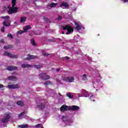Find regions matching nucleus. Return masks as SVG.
Segmentation results:
<instances>
[{"mask_svg": "<svg viewBox=\"0 0 128 128\" xmlns=\"http://www.w3.org/2000/svg\"><path fill=\"white\" fill-rule=\"evenodd\" d=\"M12 7L10 6H5L4 8V12H8L9 14H16L18 12V8L16 7V0H12Z\"/></svg>", "mask_w": 128, "mask_h": 128, "instance_id": "obj_1", "label": "nucleus"}, {"mask_svg": "<svg viewBox=\"0 0 128 128\" xmlns=\"http://www.w3.org/2000/svg\"><path fill=\"white\" fill-rule=\"evenodd\" d=\"M94 98V94L92 93H88V92L84 90H81V94H78V98Z\"/></svg>", "mask_w": 128, "mask_h": 128, "instance_id": "obj_2", "label": "nucleus"}, {"mask_svg": "<svg viewBox=\"0 0 128 128\" xmlns=\"http://www.w3.org/2000/svg\"><path fill=\"white\" fill-rule=\"evenodd\" d=\"M1 18L5 20L3 23L4 26H10V17L8 16H2Z\"/></svg>", "mask_w": 128, "mask_h": 128, "instance_id": "obj_3", "label": "nucleus"}, {"mask_svg": "<svg viewBox=\"0 0 128 128\" xmlns=\"http://www.w3.org/2000/svg\"><path fill=\"white\" fill-rule=\"evenodd\" d=\"M63 30H68V32L66 33L67 34H70L72 32H74V28L68 25H66L65 26H63Z\"/></svg>", "mask_w": 128, "mask_h": 128, "instance_id": "obj_4", "label": "nucleus"}, {"mask_svg": "<svg viewBox=\"0 0 128 128\" xmlns=\"http://www.w3.org/2000/svg\"><path fill=\"white\" fill-rule=\"evenodd\" d=\"M76 30L79 32V30H84V27L82 26L80 22H74Z\"/></svg>", "mask_w": 128, "mask_h": 128, "instance_id": "obj_5", "label": "nucleus"}, {"mask_svg": "<svg viewBox=\"0 0 128 128\" xmlns=\"http://www.w3.org/2000/svg\"><path fill=\"white\" fill-rule=\"evenodd\" d=\"M62 80L66 82H74V76H68V77H62Z\"/></svg>", "mask_w": 128, "mask_h": 128, "instance_id": "obj_6", "label": "nucleus"}, {"mask_svg": "<svg viewBox=\"0 0 128 128\" xmlns=\"http://www.w3.org/2000/svg\"><path fill=\"white\" fill-rule=\"evenodd\" d=\"M62 120L65 124L66 126H70L72 122L70 120H68V117L66 116H62Z\"/></svg>", "mask_w": 128, "mask_h": 128, "instance_id": "obj_7", "label": "nucleus"}, {"mask_svg": "<svg viewBox=\"0 0 128 128\" xmlns=\"http://www.w3.org/2000/svg\"><path fill=\"white\" fill-rule=\"evenodd\" d=\"M24 30L18 31L17 32V36L19 34H24V32H28V30H30V26H28L24 27Z\"/></svg>", "mask_w": 128, "mask_h": 128, "instance_id": "obj_8", "label": "nucleus"}, {"mask_svg": "<svg viewBox=\"0 0 128 128\" xmlns=\"http://www.w3.org/2000/svg\"><path fill=\"white\" fill-rule=\"evenodd\" d=\"M39 76L42 80H46L50 79V76L46 75V73L40 74Z\"/></svg>", "mask_w": 128, "mask_h": 128, "instance_id": "obj_9", "label": "nucleus"}, {"mask_svg": "<svg viewBox=\"0 0 128 128\" xmlns=\"http://www.w3.org/2000/svg\"><path fill=\"white\" fill-rule=\"evenodd\" d=\"M8 88H10V90L14 89V88H18L20 86L18 84H8V86H6Z\"/></svg>", "mask_w": 128, "mask_h": 128, "instance_id": "obj_10", "label": "nucleus"}, {"mask_svg": "<svg viewBox=\"0 0 128 128\" xmlns=\"http://www.w3.org/2000/svg\"><path fill=\"white\" fill-rule=\"evenodd\" d=\"M6 118L2 119V122H8V119L10 118V114L9 113H6L5 114Z\"/></svg>", "mask_w": 128, "mask_h": 128, "instance_id": "obj_11", "label": "nucleus"}, {"mask_svg": "<svg viewBox=\"0 0 128 128\" xmlns=\"http://www.w3.org/2000/svg\"><path fill=\"white\" fill-rule=\"evenodd\" d=\"M4 56H9V58H18V56L14 55L6 52H4Z\"/></svg>", "mask_w": 128, "mask_h": 128, "instance_id": "obj_12", "label": "nucleus"}, {"mask_svg": "<svg viewBox=\"0 0 128 128\" xmlns=\"http://www.w3.org/2000/svg\"><path fill=\"white\" fill-rule=\"evenodd\" d=\"M60 8H70V4L68 2H64L60 5Z\"/></svg>", "mask_w": 128, "mask_h": 128, "instance_id": "obj_13", "label": "nucleus"}, {"mask_svg": "<svg viewBox=\"0 0 128 128\" xmlns=\"http://www.w3.org/2000/svg\"><path fill=\"white\" fill-rule=\"evenodd\" d=\"M70 110V106L66 105H62L60 108L61 112H66V110Z\"/></svg>", "mask_w": 128, "mask_h": 128, "instance_id": "obj_14", "label": "nucleus"}, {"mask_svg": "<svg viewBox=\"0 0 128 128\" xmlns=\"http://www.w3.org/2000/svg\"><path fill=\"white\" fill-rule=\"evenodd\" d=\"M56 6H58V3H52L47 6V8L48 10H50L52 8H56Z\"/></svg>", "mask_w": 128, "mask_h": 128, "instance_id": "obj_15", "label": "nucleus"}, {"mask_svg": "<svg viewBox=\"0 0 128 128\" xmlns=\"http://www.w3.org/2000/svg\"><path fill=\"white\" fill-rule=\"evenodd\" d=\"M70 110H80V107L76 106H70Z\"/></svg>", "mask_w": 128, "mask_h": 128, "instance_id": "obj_16", "label": "nucleus"}, {"mask_svg": "<svg viewBox=\"0 0 128 128\" xmlns=\"http://www.w3.org/2000/svg\"><path fill=\"white\" fill-rule=\"evenodd\" d=\"M8 70H16L18 67L14 66H9L7 68Z\"/></svg>", "mask_w": 128, "mask_h": 128, "instance_id": "obj_17", "label": "nucleus"}, {"mask_svg": "<svg viewBox=\"0 0 128 128\" xmlns=\"http://www.w3.org/2000/svg\"><path fill=\"white\" fill-rule=\"evenodd\" d=\"M24 116H26V112H24L20 113L18 115L19 120H22V118H24Z\"/></svg>", "mask_w": 128, "mask_h": 128, "instance_id": "obj_18", "label": "nucleus"}, {"mask_svg": "<svg viewBox=\"0 0 128 128\" xmlns=\"http://www.w3.org/2000/svg\"><path fill=\"white\" fill-rule=\"evenodd\" d=\"M36 58V56H34L28 55V57L26 58V60H34Z\"/></svg>", "mask_w": 128, "mask_h": 128, "instance_id": "obj_19", "label": "nucleus"}, {"mask_svg": "<svg viewBox=\"0 0 128 128\" xmlns=\"http://www.w3.org/2000/svg\"><path fill=\"white\" fill-rule=\"evenodd\" d=\"M16 104H18V106H24V104L22 101L19 100L16 102Z\"/></svg>", "mask_w": 128, "mask_h": 128, "instance_id": "obj_20", "label": "nucleus"}, {"mask_svg": "<svg viewBox=\"0 0 128 128\" xmlns=\"http://www.w3.org/2000/svg\"><path fill=\"white\" fill-rule=\"evenodd\" d=\"M28 124H22V125H19L18 126V128H28Z\"/></svg>", "mask_w": 128, "mask_h": 128, "instance_id": "obj_21", "label": "nucleus"}, {"mask_svg": "<svg viewBox=\"0 0 128 128\" xmlns=\"http://www.w3.org/2000/svg\"><path fill=\"white\" fill-rule=\"evenodd\" d=\"M8 78L9 80H16V78L14 76H10Z\"/></svg>", "mask_w": 128, "mask_h": 128, "instance_id": "obj_22", "label": "nucleus"}, {"mask_svg": "<svg viewBox=\"0 0 128 128\" xmlns=\"http://www.w3.org/2000/svg\"><path fill=\"white\" fill-rule=\"evenodd\" d=\"M38 110H44V104H38Z\"/></svg>", "mask_w": 128, "mask_h": 128, "instance_id": "obj_23", "label": "nucleus"}, {"mask_svg": "<svg viewBox=\"0 0 128 128\" xmlns=\"http://www.w3.org/2000/svg\"><path fill=\"white\" fill-rule=\"evenodd\" d=\"M32 65H30L28 64H22V68H32Z\"/></svg>", "mask_w": 128, "mask_h": 128, "instance_id": "obj_24", "label": "nucleus"}, {"mask_svg": "<svg viewBox=\"0 0 128 128\" xmlns=\"http://www.w3.org/2000/svg\"><path fill=\"white\" fill-rule=\"evenodd\" d=\"M74 40H75L76 42H78V40H80V36L77 35L76 36H75L74 37Z\"/></svg>", "mask_w": 128, "mask_h": 128, "instance_id": "obj_25", "label": "nucleus"}, {"mask_svg": "<svg viewBox=\"0 0 128 128\" xmlns=\"http://www.w3.org/2000/svg\"><path fill=\"white\" fill-rule=\"evenodd\" d=\"M12 48V46L11 45H8L4 46V50H8L10 48Z\"/></svg>", "mask_w": 128, "mask_h": 128, "instance_id": "obj_26", "label": "nucleus"}, {"mask_svg": "<svg viewBox=\"0 0 128 128\" xmlns=\"http://www.w3.org/2000/svg\"><path fill=\"white\" fill-rule=\"evenodd\" d=\"M26 17H21L20 20V22H26Z\"/></svg>", "mask_w": 128, "mask_h": 128, "instance_id": "obj_27", "label": "nucleus"}, {"mask_svg": "<svg viewBox=\"0 0 128 128\" xmlns=\"http://www.w3.org/2000/svg\"><path fill=\"white\" fill-rule=\"evenodd\" d=\"M30 42L32 46H36V42H34V38L31 39Z\"/></svg>", "mask_w": 128, "mask_h": 128, "instance_id": "obj_28", "label": "nucleus"}, {"mask_svg": "<svg viewBox=\"0 0 128 128\" xmlns=\"http://www.w3.org/2000/svg\"><path fill=\"white\" fill-rule=\"evenodd\" d=\"M82 80H88V78L86 77V74H84L82 76Z\"/></svg>", "mask_w": 128, "mask_h": 128, "instance_id": "obj_29", "label": "nucleus"}, {"mask_svg": "<svg viewBox=\"0 0 128 128\" xmlns=\"http://www.w3.org/2000/svg\"><path fill=\"white\" fill-rule=\"evenodd\" d=\"M66 96H68V98H72L74 96L72 93H67L66 94Z\"/></svg>", "mask_w": 128, "mask_h": 128, "instance_id": "obj_30", "label": "nucleus"}, {"mask_svg": "<svg viewBox=\"0 0 128 128\" xmlns=\"http://www.w3.org/2000/svg\"><path fill=\"white\" fill-rule=\"evenodd\" d=\"M8 38H11V40H12L14 38V36L12 34L9 33L7 35Z\"/></svg>", "mask_w": 128, "mask_h": 128, "instance_id": "obj_31", "label": "nucleus"}, {"mask_svg": "<svg viewBox=\"0 0 128 128\" xmlns=\"http://www.w3.org/2000/svg\"><path fill=\"white\" fill-rule=\"evenodd\" d=\"M44 84L45 86H48V84H52V82H50V81H46Z\"/></svg>", "mask_w": 128, "mask_h": 128, "instance_id": "obj_32", "label": "nucleus"}, {"mask_svg": "<svg viewBox=\"0 0 128 128\" xmlns=\"http://www.w3.org/2000/svg\"><path fill=\"white\" fill-rule=\"evenodd\" d=\"M36 128H44V127H42V124H38L37 125H36Z\"/></svg>", "mask_w": 128, "mask_h": 128, "instance_id": "obj_33", "label": "nucleus"}, {"mask_svg": "<svg viewBox=\"0 0 128 128\" xmlns=\"http://www.w3.org/2000/svg\"><path fill=\"white\" fill-rule=\"evenodd\" d=\"M34 66L36 68H42V66L40 65H35Z\"/></svg>", "mask_w": 128, "mask_h": 128, "instance_id": "obj_34", "label": "nucleus"}, {"mask_svg": "<svg viewBox=\"0 0 128 128\" xmlns=\"http://www.w3.org/2000/svg\"><path fill=\"white\" fill-rule=\"evenodd\" d=\"M49 92H50V94H56V92H54V90H50L49 91Z\"/></svg>", "mask_w": 128, "mask_h": 128, "instance_id": "obj_35", "label": "nucleus"}, {"mask_svg": "<svg viewBox=\"0 0 128 128\" xmlns=\"http://www.w3.org/2000/svg\"><path fill=\"white\" fill-rule=\"evenodd\" d=\"M96 84H98V82H96L94 84V88H96Z\"/></svg>", "mask_w": 128, "mask_h": 128, "instance_id": "obj_36", "label": "nucleus"}, {"mask_svg": "<svg viewBox=\"0 0 128 128\" xmlns=\"http://www.w3.org/2000/svg\"><path fill=\"white\" fill-rule=\"evenodd\" d=\"M44 20H46V22H50V20H48V18H44Z\"/></svg>", "mask_w": 128, "mask_h": 128, "instance_id": "obj_37", "label": "nucleus"}, {"mask_svg": "<svg viewBox=\"0 0 128 128\" xmlns=\"http://www.w3.org/2000/svg\"><path fill=\"white\" fill-rule=\"evenodd\" d=\"M0 42H1V44H4V39H2L0 40Z\"/></svg>", "mask_w": 128, "mask_h": 128, "instance_id": "obj_38", "label": "nucleus"}, {"mask_svg": "<svg viewBox=\"0 0 128 128\" xmlns=\"http://www.w3.org/2000/svg\"><path fill=\"white\" fill-rule=\"evenodd\" d=\"M1 32H4V26L2 28Z\"/></svg>", "mask_w": 128, "mask_h": 128, "instance_id": "obj_39", "label": "nucleus"}, {"mask_svg": "<svg viewBox=\"0 0 128 128\" xmlns=\"http://www.w3.org/2000/svg\"><path fill=\"white\" fill-rule=\"evenodd\" d=\"M50 54H46V53H44L43 54V56H49Z\"/></svg>", "mask_w": 128, "mask_h": 128, "instance_id": "obj_40", "label": "nucleus"}, {"mask_svg": "<svg viewBox=\"0 0 128 128\" xmlns=\"http://www.w3.org/2000/svg\"><path fill=\"white\" fill-rule=\"evenodd\" d=\"M58 20H62V16H58Z\"/></svg>", "mask_w": 128, "mask_h": 128, "instance_id": "obj_41", "label": "nucleus"}, {"mask_svg": "<svg viewBox=\"0 0 128 128\" xmlns=\"http://www.w3.org/2000/svg\"><path fill=\"white\" fill-rule=\"evenodd\" d=\"M121 1L124 3H126V2H128V0H121Z\"/></svg>", "mask_w": 128, "mask_h": 128, "instance_id": "obj_42", "label": "nucleus"}, {"mask_svg": "<svg viewBox=\"0 0 128 128\" xmlns=\"http://www.w3.org/2000/svg\"><path fill=\"white\" fill-rule=\"evenodd\" d=\"M56 80L57 82H58V84H60V80L56 79Z\"/></svg>", "mask_w": 128, "mask_h": 128, "instance_id": "obj_43", "label": "nucleus"}, {"mask_svg": "<svg viewBox=\"0 0 128 128\" xmlns=\"http://www.w3.org/2000/svg\"><path fill=\"white\" fill-rule=\"evenodd\" d=\"M4 88V85L0 84V88Z\"/></svg>", "mask_w": 128, "mask_h": 128, "instance_id": "obj_44", "label": "nucleus"}, {"mask_svg": "<svg viewBox=\"0 0 128 128\" xmlns=\"http://www.w3.org/2000/svg\"><path fill=\"white\" fill-rule=\"evenodd\" d=\"M65 58V60H68V56H66L65 58Z\"/></svg>", "mask_w": 128, "mask_h": 128, "instance_id": "obj_45", "label": "nucleus"}, {"mask_svg": "<svg viewBox=\"0 0 128 128\" xmlns=\"http://www.w3.org/2000/svg\"><path fill=\"white\" fill-rule=\"evenodd\" d=\"M60 68H58L56 70V72H60Z\"/></svg>", "mask_w": 128, "mask_h": 128, "instance_id": "obj_46", "label": "nucleus"}, {"mask_svg": "<svg viewBox=\"0 0 128 128\" xmlns=\"http://www.w3.org/2000/svg\"><path fill=\"white\" fill-rule=\"evenodd\" d=\"M98 88H102V86H100V85H98Z\"/></svg>", "mask_w": 128, "mask_h": 128, "instance_id": "obj_47", "label": "nucleus"}, {"mask_svg": "<svg viewBox=\"0 0 128 128\" xmlns=\"http://www.w3.org/2000/svg\"><path fill=\"white\" fill-rule=\"evenodd\" d=\"M2 100H0V104H2Z\"/></svg>", "mask_w": 128, "mask_h": 128, "instance_id": "obj_48", "label": "nucleus"}, {"mask_svg": "<svg viewBox=\"0 0 128 128\" xmlns=\"http://www.w3.org/2000/svg\"><path fill=\"white\" fill-rule=\"evenodd\" d=\"M64 13H62V16H64Z\"/></svg>", "mask_w": 128, "mask_h": 128, "instance_id": "obj_49", "label": "nucleus"}, {"mask_svg": "<svg viewBox=\"0 0 128 128\" xmlns=\"http://www.w3.org/2000/svg\"><path fill=\"white\" fill-rule=\"evenodd\" d=\"M99 78H102V77H100V76H99Z\"/></svg>", "mask_w": 128, "mask_h": 128, "instance_id": "obj_50", "label": "nucleus"}, {"mask_svg": "<svg viewBox=\"0 0 128 128\" xmlns=\"http://www.w3.org/2000/svg\"><path fill=\"white\" fill-rule=\"evenodd\" d=\"M54 0V2H56V0Z\"/></svg>", "mask_w": 128, "mask_h": 128, "instance_id": "obj_51", "label": "nucleus"}, {"mask_svg": "<svg viewBox=\"0 0 128 128\" xmlns=\"http://www.w3.org/2000/svg\"><path fill=\"white\" fill-rule=\"evenodd\" d=\"M93 100V102H94V100Z\"/></svg>", "mask_w": 128, "mask_h": 128, "instance_id": "obj_52", "label": "nucleus"}, {"mask_svg": "<svg viewBox=\"0 0 128 128\" xmlns=\"http://www.w3.org/2000/svg\"><path fill=\"white\" fill-rule=\"evenodd\" d=\"M52 96H54L52 95H51Z\"/></svg>", "mask_w": 128, "mask_h": 128, "instance_id": "obj_53", "label": "nucleus"}, {"mask_svg": "<svg viewBox=\"0 0 128 128\" xmlns=\"http://www.w3.org/2000/svg\"><path fill=\"white\" fill-rule=\"evenodd\" d=\"M62 34H64V32H62Z\"/></svg>", "mask_w": 128, "mask_h": 128, "instance_id": "obj_54", "label": "nucleus"}]
</instances>
